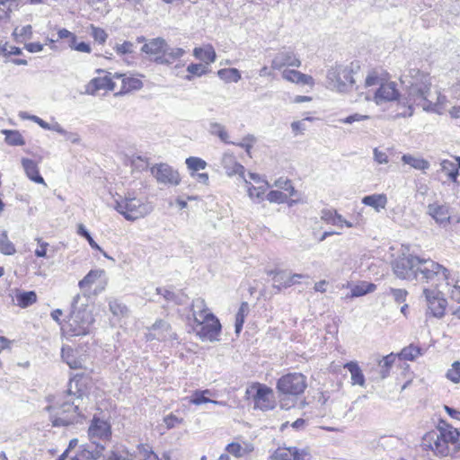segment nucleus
<instances>
[{
	"label": "nucleus",
	"instance_id": "nucleus-52",
	"mask_svg": "<svg viewBox=\"0 0 460 460\" xmlns=\"http://www.w3.org/2000/svg\"><path fill=\"white\" fill-rule=\"evenodd\" d=\"M89 29L91 31V36L97 43L103 45L106 42L108 34L105 30L93 24H91Z\"/></svg>",
	"mask_w": 460,
	"mask_h": 460
},
{
	"label": "nucleus",
	"instance_id": "nucleus-62",
	"mask_svg": "<svg viewBox=\"0 0 460 460\" xmlns=\"http://www.w3.org/2000/svg\"><path fill=\"white\" fill-rule=\"evenodd\" d=\"M390 292L394 296V300L398 303L403 302L407 296V291L402 288H391Z\"/></svg>",
	"mask_w": 460,
	"mask_h": 460
},
{
	"label": "nucleus",
	"instance_id": "nucleus-47",
	"mask_svg": "<svg viewBox=\"0 0 460 460\" xmlns=\"http://www.w3.org/2000/svg\"><path fill=\"white\" fill-rule=\"evenodd\" d=\"M187 72L189 73L184 78L187 81H191L194 76L200 77L203 75L207 74L208 67L206 65L201 63L194 64L191 63L187 66Z\"/></svg>",
	"mask_w": 460,
	"mask_h": 460
},
{
	"label": "nucleus",
	"instance_id": "nucleus-50",
	"mask_svg": "<svg viewBox=\"0 0 460 460\" xmlns=\"http://www.w3.org/2000/svg\"><path fill=\"white\" fill-rule=\"evenodd\" d=\"M13 36L18 42H24L30 40L32 36L31 25L29 24L22 28H16L13 31Z\"/></svg>",
	"mask_w": 460,
	"mask_h": 460
},
{
	"label": "nucleus",
	"instance_id": "nucleus-38",
	"mask_svg": "<svg viewBox=\"0 0 460 460\" xmlns=\"http://www.w3.org/2000/svg\"><path fill=\"white\" fill-rule=\"evenodd\" d=\"M193 56L201 61L206 62L207 65L216 61V52L211 45H207L204 48H195L193 49Z\"/></svg>",
	"mask_w": 460,
	"mask_h": 460
},
{
	"label": "nucleus",
	"instance_id": "nucleus-39",
	"mask_svg": "<svg viewBox=\"0 0 460 460\" xmlns=\"http://www.w3.org/2000/svg\"><path fill=\"white\" fill-rule=\"evenodd\" d=\"M362 203L366 206H369L375 208L376 211L379 212L381 209L385 208L387 198L385 194L368 195L362 199Z\"/></svg>",
	"mask_w": 460,
	"mask_h": 460
},
{
	"label": "nucleus",
	"instance_id": "nucleus-45",
	"mask_svg": "<svg viewBox=\"0 0 460 460\" xmlns=\"http://www.w3.org/2000/svg\"><path fill=\"white\" fill-rule=\"evenodd\" d=\"M252 450L253 447L250 444H245L244 447H243L239 443L233 442L228 444L226 447V451L236 457L243 456Z\"/></svg>",
	"mask_w": 460,
	"mask_h": 460
},
{
	"label": "nucleus",
	"instance_id": "nucleus-4",
	"mask_svg": "<svg viewBox=\"0 0 460 460\" xmlns=\"http://www.w3.org/2000/svg\"><path fill=\"white\" fill-rule=\"evenodd\" d=\"M353 70L349 66L335 64L326 74V87L338 93H346L354 84Z\"/></svg>",
	"mask_w": 460,
	"mask_h": 460
},
{
	"label": "nucleus",
	"instance_id": "nucleus-29",
	"mask_svg": "<svg viewBox=\"0 0 460 460\" xmlns=\"http://www.w3.org/2000/svg\"><path fill=\"white\" fill-rule=\"evenodd\" d=\"M114 78L120 82V86H118L116 94H123L142 87V82L137 78L127 77L123 75H115Z\"/></svg>",
	"mask_w": 460,
	"mask_h": 460
},
{
	"label": "nucleus",
	"instance_id": "nucleus-17",
	"mask_svg": "<svg viewBox=\"0 0 460 460\" xmlns=\"http://www.w3.org/2000/svg\"><path fill=\"white\" fill-rule=\"evenodd\" d=\"M423 294L432 315L437 318H441L445 314L447 305V300L441 296V293L438 290L424 288Z\"/></svg>",
	"mask_w": 460,
	"mask_h": 460
},
{
	"label": "nucleus",
	"instance_id": "nucleus-26",
	"mask_svg": "<svg viewBox=\"0 0 460 460\" xmlns=\"http://www.w3.org/2000/svg\"><path fill=\"white\" fill-rule=\"evenodd\" d=\"M221 164L228 176L235 174L244 177V167L237 163L235 157L231 154H224L221 159Z\"/></svg>",
	"mask_w": 460,
	"mask_h": 460
},
{
	"label": "nucleus",
	"instance_id": "nucleus-60",
	"mask_svg": "<svg viewBox=\"0 0 460 460\" xmlns=\"http://www.w3.org/2000/svg\"><path fill=\"white\" fill-rule=\"evenodd\" d=\"M109 306L112 314L117 316L124 315V314L127 311L126 307L122 305L120 303H119L117 300L111 301L109 303Z\"/></svg>",
	"mask_w": 460,
	"mask_h": 460
},
{
	"label": "nucleus",
	"instance_id": "nucleus-8",
	"mask_svg": "<svg viewBox=\"0 0 460 460\" xmlns=\"http://www.w3.org/2000/svg\"><path fill=\"white\" fill-rule=\"evenodd\" d=\"M420 257L408 255L396 259L393 263L394 273L402 279H414L418 278V265Z\"/></svg>",
	"mask_w": 460,
	"mask_h": 460
},
{
	"label": "nucleus",
	"instance_id": "nucleus-32",
	"mask_svg": "<svg viewBox=\"0 0 460 460\" xmlns=\"http://www.w3.org/2000/svg\"><path fill=\"white\" fill-rule=\"evenodd\" d=\"M191 311L195 323H204L207 315L213 314L208 311L205 300L201 297H198L192 301Z\"/></svg>",
	"mask_w": 460,
	"mask_h": 460
},
{
	"label": "nucleus",
	"instance_id": "nucleus-24",
	"mask_svg": "<svg viewBox=\"0 0 460 460\" xmlns=\"http://www.w3.org/2000/svg\"><path fill=\"white\" fill-rule=\"evenodd\" d=\"M320 217L323 221H324L327 224H331L334 226H337L339 228H342L343 226L351 228L354 226V225L346 220L341 214H339L334 209H323L321 211Z\"/></svg>",
	"mask_w": 460,
	"mask_h": 460
},
{
	"label": "nucleus",
	"instance_id": "nucleus-57",
	"mask_svg": "<svg viewBox=\"0 0 460 460\" xmlns=\"http://www.w3.org/2000/svg\"><path fill=\"white\" fill-rule=\"evenodd\" d=\"M5 240H0V252L5 255H12L15 253L16 249L12 242L6 239V235L4 234Z\"/></svg>",
	"mask_w": 460,
	"mask_h": 460
},
{
	"label": "nucleus",
	"instance_id": "nucleus-21",
	"mask_svg": "<svg viewBox=\"0 0 460 460\" xmlns=\"http://www.w3.org/2000/svg\"><path fill=\"white\" fill-rule=\"evenodd\" d=\"M268 274L272 276L273 288H277L278 291H280L281 288H287L299 283V280L305 278L302 274H288L283 270H270Z\"/></svg>",
	"mask_w": 460,
	"mask_h": 460
},
{
	"label": "nucleus",
	"instance_id": "nucleus-53",
	"mask_svg": "<svg viewBox=\"0 0 460 460\" xmlns=\"http://www.w3.org/2000/svg\"><path fill=\"white\" fill-rule=\"evenodd\" d=\"M446 376L448 380L454 384L460 382V362L455 361L451 365V367L447 370Z\"/></svg>",
	"mask_w": 460,
	"mask_h": 460
},
{
	"label": "nucleus",
	"instance_id": "nucleus-35",
	"mask_svg": "<svg viewBox=\"0 0 460 460\" xmlns=\"http://www.w3.org/2000/svg\"><path fill=\"white\" fill-rule=\"evenodd\" d=\"M344 368H346L350 373L351 384L353 385H358L364 386L365 376L357 362L349 361L344 365Z\"/></svg>",
	"mask_w": 460,
	"mask_h": 460
},
{
	"label": "nucleus",
	"instance_id": "nucleus-48",
	"mask_svg": "<svg viewBox=\"0 0 460 460\" xmlns=\"http://www.w3.org/2000/svg\"><path fill=\"white\" fill-rule=\"evenodd\" d=\"M208 131L211 135L217 136L221 141L225 143H230L229 142V135L227 131L226 130L225 126L218 122H210L208 126Z\"/></svg>",
	"mask_w": 460,
	"mask_h": 460
},
{
	"label": "nucleus",
	"instance_id": "nucleus-3",
	"mask_svg": "<svg viewBox=\"0 0 460 460\" xmlns=\"http://www.w3.org/2000/svg\"><path fill=\"white\" fill-rule=\"evenodd\" d=\"M93 318L86 309L73 310L61 325V332L67 337L84 336L90 332Z\"/></svg>",
	"mask_w": 460,
	"mask_h": 460
},
{
	"label": "nucleus",
	"instance_id": "nucleus-42",
	"mask_svg": "<svg viewBox=\"0 0 460 460\" xmlns=\"http://www.w3.org/2000/svg\"><path fill=\"white\" fill-rule=\"evenodd\" d=\"M246 187H247V192L248 196L252 200H257L260 202L263 199V195L267 189L270 187V184L268 181H265V185H260L259 187H254L248 181L244 180Z\"/></svg>",
	"mask_w": 460,
	"mask_h": 460
},
{
	"label": "nucleus",
	"instance_id": "nucleus-1",
	"mask_svg": "<svg viewBox=\"0 0 460 460\" xmlns=\"http://www.w3.org/2000/svg\"><path fill=\"white\" fill-rule=\"evenodd\" d=\"M401 83L405 89V104L407 111L402 115L411 117L413 114V106L424 105L429 107L428 97L432 87L431 77L429 73L416 67H408L401 75Z\"/></svg>",
	"mask_w": 460,
	"mask_h": 460
},
{
	"label": "nucleus",
	"instance_id": "nucleus-19",
	"mask_svg": "<svg viewBox=\"0 0 460 460\" xmlns=\"http://www.w3.org/2000/svg\"><path fill=\"white\" fill-rule=\"evenodd\" d=\"M91 377L84 374H76L70 378L67 387V394L75 399H83L89 393Z\"/></svg>",
	"mask_w": 460,
	"mask_h": 460
},
{
	"label": "nucleus",
	"instance_id": "nucleus-25",
	"mask_svg": "<svg viewBox=\"0 0 460 460\" xmlns=\"http://www.w3.org/2000/svg\"><path fill=\"white\" fill-rule=\"evenodd\" d=\"M22 165L26 176L33 182L46 186L43 177L40 173L39 162L30 158H22Z\"/></svg>",
	"mask_w": 460,
	"mask_h": 460
},
{
	"label": "nucleus",
	"instance_id": "nucleus-20",
	"mask_svg": "<svg viewBox=\"0 0 460 460\" xmlns=\"http://www.w3.org/2000/svg\"><path fill=\"white\" fill-rule=\"evenodd\" d=\"M118 211L128 220H136L142 217V203L137 199H125L117 204Z\"/></svg>",
	"mask_w": 460,
	"mask_h": 460
},
{
	"label": "nucleus",
	"instance_id": "nucleus-14",
	"mask_svg": "<svg viewBox=\"0 0 460 460\" xmlns=\"http://www.w3.org/2000/svg\"><path fill=\"white\" fill-rule=\"evenodd\" d=\"M204 323H196L195 329L197 335L202 341H213L217 340L221 332V324L219 320L214 314H208Z\"/></svg>",
	"mask_w": 460,
	"mask_h": 460
},
{
	"label": "nucleus",
	"instance_id": "nucleus-58",
	"mask_svg": "<svg viewBox=\"0 0 460 460\" xmlns=\"http://www.w3.org/2000/svg\"><path fill=\"white\" fill-rule=\"evenodd\" d=\"M369 119H370V117L368 115L355 113V114L349 115L344 119H340L339 121L341 123H344V124H352L354 122L367 120Z\"/></svg>",
	"mask_w": 460,
	"mask_h": 460
},
{
	"label": "nucleus",
	"instance_id": "nucleus-63",
	"mask_svg": "<svg viewBox=\"0 0 460 460\" xmlns=\"http://www.w3.org/2000/svg\"><path fill=\"white\" fill-rule=\"evenodd\" d=\"M374 160L379 164H386L388 163V155L378 148H375L374 151Z\"/></svg>",
	"mask_w": 460,
	"mask_h": 460
},
{
	"label": "nucleus",
	"instance_id": "nucleus-15",
	"mask_svg": "<svg viewBox=\"0 0 460 460\" xmlns=\"http://www.w3.org/2000/svg\"><path fill=\"white\" fill-rule=\"evenodd\" d=\"M269 460H312V456L307 448L279 447L271 454Z\"/></svg>",
	"mask_w": 460,
	"mask_h": 460
},
{
	"label": "nucleus",
	"instance_id": "nucleus-37",
	"mask_svg": "<svg viewBox=\"0 0 460 460\" xmlns=\"http://www.w3.org/2000/svg\"><path fill=\"white\" fill-rule=\"evenodd\" d=\"M1 134L4 136V142L11 146H22L25 145V139L22 133L15 129H2Z\"/></svg>",
	"mask_w": 460,
	"mask_h": 460
},
{
	"label": "nucleus",
	"instance_id": "nucleus-61",
	"mask_svg": "<svg viewBox=\"0 0 460 460\" xmlns=\"http://www.w3.org/2000/svg\"><path fill=\"white\" fill-rule=\"evenodd\" d=\"M254 142H255V137L252 135H247L245 137H243V139L241 143L236 144V145L244 148L246 153L248 155H250L251 149L252 148V145Z\"/></svg>",
	"mask_w": 460,
	"mask_h": 460
},
{
	"label": "nucleus",
	"instance_id": "nucleus-64",
	"mask_svg": "<svg viewBox=\"0 0 460 460\" xmlns=\"http://www.w3.org/2000/svg\"><path fill=\"white\" fill-rule=\"evenodd\" d=\"M450 95L453 99H456V100H460V78L458 79V81L454 84L450 89Z\"/></svg>",
	"mask_w": 460,
	"mask_h": 460
},
{
	"label": "nucleus",
	"instance_id": "nucleus-9",
	"mask_svg": "<svg viewBox=\"0 0 460 460\" xmlns=\"http://www.w3.org/2000/svg\"><path fill=\"white\" fill-rule=\"evenodd\" d=\"M150 172L159 184L178 186L181 183L180 172L168 164H155L150 168Z\"/></svg>",
	"mask_w": 460,
	"mask_h": 460
},
{
	"label": "nucleus",
	"instance_id": "nucleus-6",
	"mask_svg": "<svg viewBox=\"0 0 460 460\" xmlns=\"http://www.w3.org/2000/svg\"><path fill=\"white\" fill-rule=\"evenodd\" d=\"M306 377L301 373H289L281 376L277 383L280 394L298 395L306 388Z\"/></svg>",
	"mask_w": 460,
	"mask_h": 460
},
{
	"label": "nucleus",
	"instance_id": "nucleus-46",
	"mask_svg": "<svg viewBox=\"0 0 460 460\" xmlns=\"http://www.w3.org/2000/svg\"><path fill=\"white\" fill-rule=\"evenodd\" d=\"M249 312V305L247 302H243L239 307V310L235 315V332L239 334L243 329V325L244 323L245 317L247 316Z\"/></svg>",
	"mask_w": 460,
	"mask_h": 460
},
{
	"label": "nucleus",
	"instance_id": "nucleus-33",
	"mask_svg": "<svg viewBox=\"0 0 460 460\" xmlns=\"http://www.w3.org/2000/svg\"><path fill=\"white\" fill-rule=\"evenodd\" d=\"M61 357L63 360L72 369H82L83 360L77 356L75 350L70 346L63 347L61 349Z\"/></svg>",
	"mask_w": 460,
	"mask_h": 460
},
{
	"label": "nucleus",
	"instance_id": "nucleus-10",
	"mask_svg": "<svg viewBox=\"0 0 460 460\" xmlns=\"http://www.w3.org/2000/svg\"><path fill=\"white\" fill-rule=\"evenodd\" d=\"M47 411L50 412L53 426H68L74 421V414L78 406L74 404L49 405Z\"/></svg>",
	"mask_w": 460,
	"mask_h": 460
},
{
	"label": "nucleus",
	"instance_id": "nucleus-49",
	"mask_svg": "<svg viewBox=\"0 0 460 460\" xmlns=\"http://www.w3.org/2000/svg\"><path fill=\"white\" fill-rule=\"evenodd\" d=\"M187 168L193 173L207 167V162L199 157L190 156L185 160Z\"/></svg>",
	"mask_w": 460,
	"mask_h": 460
},
{
	"label": "nucleus",
	"instance_id": "nucleus-36",
	"mask_svg": "<svg viewBox=\"0 0 460 460\" xmlns=\"http://www.w3.org/2000/svg\"><path fill=\"white\" fill-rule=\"evenodd\" d=\"M428 213L437 223L443 224L449 221L448 210L445 206L430 204L428 207Z\"/></svg>",
	"mask_w": 460,
	"mask_h": 460
},
{
	"label": "nucleus",
	"instance_id": "nucleus-56",
	"mask_svg": "<svg viewBox=\"0 0 460 460\" xmlns=\"http://www.w3.org/2000/svg\"><path fill=\"white\" fill-rule=\"evenodd\" d=\"M206 394H209V391L208 390H205L202 392L196 391L194 393V394L191 396L189 402H206V403L218 402L217 401L211 400V399L208 398L207 396H205Z\"/></svg>",
	"mask_w": 460,
	"mask_h": 460
},
{
	"label": "nucleus",
	"instance_id": "nucleus-7",
	"mask_svg": "<svg viewBox=\"0 0 460 460\" xmlns=\"http://www.w3.org/2000/svg\"><path fill=\"white\" fill-rule=\"evenodd\" d=\"M108 284L104 270H91L78 283L82 290L97 295L102 292Z\"/></svg>",
	"mask_w": 460,
	"mask_h": 460
},
{
	"label": "nucleus",
	"instance_id": "nucleus-2",
	"mask_svg": "<svg viewBox=\"0 0 460 460\" xmlns=\"http://www.w3.org/2000/svg\"><path fill=\"white\" fill-rule=\"evenodd\" d=\"M459 437L457 429L441 420L436 429L427 432L422 437L420 446L423 450H429L438 457H459Z\"/></svg>",
	"mask_w": 460,
	"mask_h": 460
},
{
	"label": "nucleus",
	"instance_id": "nucleus-13",
	"mask_svg": "<svg viewBox=\"0 0 460 460\" xmlns=\"http://www.w3.org/2000/svg\"><path fill=\"white\" fill-rule=\"evenodd\" d=\"M102 416L94 415L88 429V436L91 439L110 440L111 438V427L109 422V417H105L103 412Z\"/></svg>",
	"mask_w": 460,
	"mask_h": 460
},
{
	"label": "nucleus",
	"instance_id": "nucleus-41",
	"mask_svg": "<svg viewBox=\"0 0 460 460\" xmlns=\"http://www.w3.org/2000/svg\"><path fill=\"white\" fill-rule=\"evenodd\" d=\"M17 305L21 308H26L35 304L38 296L35 291H23L15 295Z\"/></svg>",
	"mask_w": 460,
	"mask_h": 460
},
{
	"label": "nucleus",
	"instance_id": "nucleus-30",
	"mask_svg": "<svg viewBox=\"0 0 460 460\" xmlns=\"http://www.w3.org/2000/svg\"><path fill=\"white\" fill-rule=\"evenodd\" d=\"M397 358L396 354L390 353L385 356L378 363V375L372 376L373 380L380 381L386 378L389 376L390 370Z\"/></svg>",
	"mask_w": 460,
	"mask_h": 460
},
{
	"label": "nucleus",
	"instance_id": "nucleus-55",
	"mask_svg": "<svg viewBox=\"0 0 460 460\" xmlns=\"http://www.w3.org/2000/svg\"><path fill=\"white\" fill-rule=\"evenodd\" d=\"M287 199L288 196L279 190H271L267 194V199L271 203H285Z\"/></svg>",
	"mask_w": 460,
	"mask_h": 460
},
{
	"label": "nucleus",
	"instance_id": "nucleus-28",
	"mask_svg": "<svg viewBox=\"0 0 460 460\" xmlns=\"http://www.w3.org/2000/svg\"><path fill=\"white\" fill-rule=\"evenodd\" d=\"M282 78L297 84L314 85V78L311 75L303 74L294 69H284L281 73Z\"/></svg>",
	"mask_w": 460,
	"mask_h": 460
},
{
	"label": "nucleus",
	"instance_id": "nucleus-16",
	"mask_svg": "<svg viewBox=\"0 0 460 460\" xmlns=\"http://www.w3.org/2000/svg\"><path fill=\"white\" fill-rule=\"evenodd\" d=\"M301 61L296 53L289 49H283L279 50L272 58L271 69L272 70H284L286 66L299 67Z\"/></svg>",
	"mask_w": 460,
	"mask_h": 460
},
{
	"label": "nucleus",
	"instance_id": "nucleus-23",
	"mask_svg": "<svg viewBox=\"0 0 460 460\" xmlns=\"http://www.w3.org/2000/svg\"><path fill=\"white\" fill-rule=\"evenodd\" d=\"M175 334L172 332L170 325L163 321L159 320L154 323L148 333H146V339H157V340H170L174 339Z\"/></svg>",
	"mask_w": 460,
	"mask_h": 460
},
{
	"label": "nucleus",
	"instance_id": "nucleus-31",
	"mask_svg": "<svg viewBox=\"0 0 460 460\" xmlns=\"http://www.w3.org/2000/svg\"><path fill=\"white\" fill-rule=\"evenodd\" d=\"M185 50L181 48H164L163 54L160 56H156L154 58L155 62L160 64H170L175 61L176 59L181 58L185 54Z\"/></svg>",
	"mask_w": 460,
	"mask_h": 460
},
{
	"label": "nucleus",
	"instance_id": "nucleus-40",
	"mask_svg": "<svg viewBox=\"0 0 460 460\" xmlns=\"http://www.w3.org/2000/svg\"><path fill=\"white\" fill-rule=\"evenodd\" d=\"M402 161L403 164H409L411 167L416 170H420L424 172L429 168V161L411 155H403L402 156Z\"/></svg>",
	"mask_w": 460,
	"mask_h": 460
},
{
	"label": "nucleus",
	"instance_id": "nucleus-27",
	"mask_svg": "<svg viewBox=\"0 0 460 460\" xmlns=\"http://www.w3.org/2000/svg\"><path fill=\"white\" fill-rule=\"evenodd\" d=\"M428 100L430 102L429 107H426L424 105H420L419 107L425 111L434 112L437 114H441L443 112L446 103L447 102V97L439 92L433 93L432 91H430Z\"/></svg>",
	"mask_w": 460,
	"mask_h": 460
},
{
	"label": "nucleus",
	"instance_id": "nucleus-44",
	"mask_svg": "<svg viewBox=\"0 0 460 460\" xmlns=\"http://www.w3.org/2000/svg\"><path fill=\"white\" fill-rule=\"evenodd\" d=\"M217 75L223 81L237 83L241 79V73L237 68H222L217 71Z\"/></svg>",
	"mask_w": 460,
	"mask_h": 460
},
{
	"label": "nucleus",
	"instance_id": "nucleus-43",
	"mask_svg": "<svg viewBox=\"0 0 460 460\" xmlns=\"http://www.w3.org/2000/svg\"><path fill=\"white\" fill-rule=\"evenodd\" d=\"M440 171L447 175L453 182H457L459 171L456 164L449 160H442L440 162Z\"/></svg>",
	"mask_w": 460,
	"mask_h": 460
},
{
	"label": "nucleus",
	"instance_id": "nucleus-51",
	"mask_svg": "<svg viewBox=\"0 0 460 460\" xmlns=\"http://www.w3.org/2000/svg\"><path fill=\"white\" fill-rule=\"evenodd\" d=\"M420 354V349L419 347L410 345L403 348L402 351L397 354V357L406 360H414Z\"/></svg>",
	"mask_w": 460,
	"mask_h": 460
},
{
	"label": "nucleus",
	"instance_id": "nucleus-12",
	"mask_svg": "<svg viewBox=\"0 0 460 460\" xmlns=\"http://www.w3.org/2000/svg\"><path fill=\"white\" fill-rule=\"evenodd\" d=\"M58 40H66L68 44V47L71 49L75 50L77 52L87 53V54L92 52V48L89 43L84 42V41L77 42L76 35L66 28L58 29V39L53 40V39L48 38L46 44L49 45L51 49H53V48H55V43Z\"/></svg>",
	"mask_w": 460,
	"mask_h": 460
},
{
	"label": "nucleus",
	"instance_id": "nucleus-5",
	"mask_svg": "<svg viewBox=\"0 0 460 460\" xmlns=\"http://www.w3.org/2000/svg\"><path fill=\"white\" fill-rule=\"evenodd\" d=\"M417 269L418 278L414 279L416 280L427 283L434 282L436 286H438V282L448 279V270L430 259L420 258Z\"/></svg>",
	"mask_w": 460,
	"mask_h": 460
},
{
	"label": "nucleus",
	"instance_id": "nucleus-18",
	"mask_svg": "<svg viewBox=\"0 0 460 460\" xmlns=\"http://www.w3.org/2000/svg\"><path fill=\"white\" fill-rule=\"evenodd\" d=\"M274 392L270 387L256 382L246 388L245 399L254 402H269Z\"/></svg>",
	"mask_w": 460,
	"mask_h": 460
},
{
	"label": "nucleus",
	"instance_id": "nucleus-22",
	"mask_svg": "<svg viewBox=\"0 0 460 460\" xmlns=\"http://www.w3.org/2000/svg\"><path fill=\"white\" fill-rule=\"evenodd\" d=\"M399 92L394 82L381 84L375 93L374 101L377 105L397 100Z\"/></svg>",
	"mask_w": 460,
	"mask_h": 460
},
{
	"label": "nucleus",
	"instance_id": "nucleus-11",
	"mask_svg": "<svg viewBox=\"0 0 460 460\" xmlns=\"http://www.w3.org/2000/svg\"><path fill=\"white\" fill-rule=\"evenodd\" d=\"M100 75L91 79L85 85V93L91 95L96 94L99 91H111L116 94L118 90L117 82L111 73L99 70Z\"/></svg>",
	"mask_w": 460,
	"mask_h": 460
},
{
	"label": "nucleus",
	"instance_id": "nucleus-59",
	"mask_svg": "<svg viewBox=\"0 0 460 460\" xmlns=\"http://www.w3.org/2000/svg\"><path fill=\"white\" fill-rule=\"evenodd\" d=\"M134 46L131 42L125 41L122 44L117 45L115 48V51L119 55H126L133 53Z\"/></svg>",
	"mask_w": 460,
	"mask_h": 460
},
{
	"label": "nucleus",
	"instance_id": "nucleus-54",
	"mask_svg": "<svg viewBox=\"0 0 460 460\" xmlns=\"http://www.w3.org/2000/svg\"><path fill=\"white\" fill-rule=\"evenodd\" d=\"M35 241L38 243V247L36 248L34 253L38 258H48L49 255L48 252L49 250V243L45 242L42 238L37 237Z\"/></svg>",
	"mask_w": 460,
	"mask_h": 460
},
{
	"label": "nucleus",
	"instance_id": "nucleus-34",
	"mask_svg": "<svg viewBox=\"0 0 460 460\" xmlns=\"http://www.w3.org/2000/svg\"><path fill=\"white\" fill-rule=\"evenodd\" d=\"M166 47V42L162 38H156L151 40L148 43L146 42V54L148 55V58L154 61V58L159 54L164 52Z\"/></svg>",
	"mask_w": 460,
	"mask_h": 460
}]
</instances>
